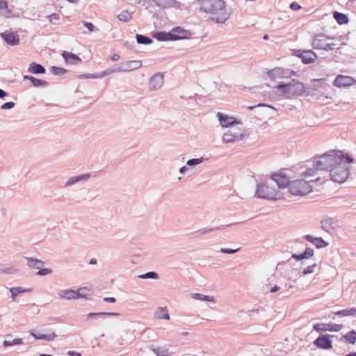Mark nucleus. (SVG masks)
I'll return each mask as SVG.
<instances>
[{"label":"nucleus","mask_w":356,"mask_h":356,"mask_svg":"<svg viewBox=\"0 0 356 356\" xmlns=\"http://www.w3.org/2000/svg\"><path fill=\"white\" fill-rule=\"evenodd\" d=\"M100 314H102V312H91V313H89L87 316V320L90 319L91 317H93L95 316H102Z\"/></svg>","instance_id":"57"},{"label":"nucleus","mask_w":356,"mask_h":356,"mask_svg":"<svg viewBox=\"0 0 356 356\" xmlns=\"http://www.w3.org/2000/svg\"><path fill=\"white\" fill-rule=\"evenodd\" d=\"M15 106L13 102H6L1 105V108L3 110L11 109Z\"/></svg>","instance_id":"47"},{"label":"nucleus","mask_w":356,"mask_h":356,"mask_svg":"<svg viewBox=\"0 0 356 356\" xmlns=\"http://www.w3.org/2000/svg\"><path fill=\"white\" fill-rule=\"evenodd\" d=\"M27 261V265L31 268L38 269L39 271L37 273L38 275L43 276L50 274L51 270L49 268H42L44 265V262L38 259H33L32 257H24Z\"/></svg>","instance_id":"12"},{"label":"nucleus","mask_w":356,"mask_h":356,"mask_svg":"<svg viewBox=\"0 0 356 356\" xmlns=\"http://www.w3.org/2000/svg\"><path fill=\"white\" fill-rule=\"evenodd\" d=\"M285 288L287 291L291 290V291L293 293L297 291L298 287L295 284V281H293V283H288L285 284Z\"/></svg>","instance_id":"45"},{"label":"nucleus","mask_w":356,"mask_h":356,"mask_svg":"<svg viewBox=\"0 0 356 356\" xmlns=\"http://www.w3.org/2000/svg\"><path fill=\"white\" fill-rule=\"evenodd\" d=\"M330 38L324 34L316 35L314 37L312 41V47L314 49H323L325 51L333 50L336 46L334 43L327 42Z\"/></svg>","instance_id":"9"},{"label":"nucleus","mask_w":356,"mask_h":356,"mask_svg":"<svg viewBox=\"0 0 356 356\" xmlns=\"http://www.w3.org/2000/svg\"><path fill=\"white\" fill-rule=\"evenodd\" d=\"M292 258L295 259L296 261L302 260L301 259V257H300V254H292Z\"/></svg>","instance_id":"64"},{"label":"nucleus","mask_w":356,"mask_h":356,"mask_svg":"<svg viewBox=\"0 0 356 356\" xmlns=\"http://www.w3.org/2000/svg\"><path fill=\"white\" fill-rule=\"evenodd\" d=\"M316 267L317 264H316L308 266L307 268H304L302 271L303 275L313 273L314 272H315Z\"/></svg>","instance_id":"42"},{"label":"nucleus","mask_w":356,"mask_h":356,"mask_svg":"<svg viewBox=\"0 0 356 356\" xmlns=\"http://www.w3.org/2000/svg\"><path fill=\"white\" fill-rule=\"evenodd\" d=\"M218 228H209V229H201L199 230V233L200 234H209L210 232H211L212 231H213L214 229H217Z\"/></svg>","instance_id":"53"},{"label":"nucleus","mask_w":356,"mask_h":356,"mask_svg":"<svg viewBox=\"0 0 356 356\" xmlns=\"http://www.w3.org/2000/svg\"><path fill=\"white\" fill-rule=\"evenodd\" d=\"M136 38L138 44H149L153 42V40L149 37L140 34H136Z\"/></svg>","instance_id":"34"},{"label":"nucleus","mask_w":356,"mask_h":356,"mask_svg":"<svg viewBox=\"0 0 356 356\" xmlns=\"http://www.w3.org/2000/svg\"><path fill=\"white\" fill-rule=\"evenodd\" d=\"M356 80L353 77L344 75H338L333 81V85L336 87L341 88L355 85Z\"/></svg>","instance_id":"14"},{"label":"nucleus","mask_w":356,"mask_h":356,"mask_svg":"<svg viewBox=\"0 0 356 356\" xmlns=\"http://www.w3.org/2000/svg\"><path fill=\"white\" fill-rule=\"evenodd\" d=\"M275 88L280 91L281 95L286 98H292L301 95L305 92L303 83L296 81L289 83H280Z\"/></svg>","instance_id":"3"},{"label":"nucleus","mask_w":356,"mask_h":356,"mask_svg":"<svg viewBox=\"0 0 356 356\" xmlns=\"http://www.w3.org/2000/svg\"><path fill=\"white\" fill-rule=\"evenodd\" d=\"M239 250V248L238 249H231V248H221L220 252L225 253V254H234L236 253Z\"/></svg>","instance_id":"48"},{"label":"nucleus","mask_w":356,"mask_h":356,"mask_svg":"<svg viewBox=\"0 0 356 356\" xmlns=\"http://www.w3.org/2000/svg\"><path fill=\"white\" fill-rule=\"evenodd\" d=\"M156 6L162 8H180L181 3L176 0H152Z\"/></svg>","instance_id":"23"},{"label":"nucleus","mask_w":356,"mask_h":356,"mask_svg":"<svg viewBox=\"0 0 356 356\" xmlns=\"http://www.w3.org/2000/svg\"><path fill=\"white\" fill-rule=\"evenodd\" d=\"M83 24L90 32L94 31L95 26L92 23L84 22Z\"/></svg>","instance_id":"50"},{"label":"nucleus","mask_w":356,"mask_h":356,"mask_svg":"<svg viewBox=\"0 0 356 356\" xmlns=\"http://www.w3.org/2000/svg\"><path fill=\"white\" fill-rule=\"evenodd\" d=\"M51 22H53L54 24H57L56 22L59 20L60 17L59 15L57 13H53L50 15H48L47 17Z\"/></svg>","instance_id":"46"},{"label":"nucleus","mask_w":356,"mask_h":356,"mask_svg":"<svg viewBox=\"0 0 356 356\" xmlns=\"http://www.w3.org/2000/svg\"><path fill=\"white\" fill-rule=\"evenodd\" d=\"M335 314L339 316H348L356 315V308H350L339 310L335 312Z\"/></svg>","instance_id":"33"},{"label":"nucleus","mask_w":356,"mask_h":356,"mask_svg":"<svg viewBox=\"0 0 356 356\" xmlns=\"http://www.w3.org/2000/svg\"><path fill=\"white\" fill-rule=\"evenodd\" d=\"M163 75L161 73L154 74L149 80V88L152 90H158L163 85Z\"/></svg>","instance_id":"21"},{"label":"nucleus","mask_w":356,"mask_h":356,"mask_svg":"<svg viewBox=\"0 0 356 356\" xmlns=\"http://www.w3.org/2000/svg\"><path fill=\"white\" fill-rule=\"evenodd\" d=\"M305 252L306 253V256L307 258L313 257L314 254V250L310 248H307L305 250Z\"/></svg>","instance_id":"51"},{"label":"nucleus","mask_w":356,"mask_h":356,"mask_svg":"<svg viewBox=\"0 0 356 356\" xmlns=\"http://www.w3.org/2000/svg\"><path fill=\"white\" fill-rule=\"evenodd\" d=\"M194 3L201 12L216 16L211 19L216 23L224 24L229 17L223 0H196Z\"/></svg>","instance_id":"1"},{"label":"nucleus","mask_w":356,"mask_h":356,"mask_svg":"<svg viewBox=\"0 0 356 356\" xmlns=\"http://www.w3.org/2000/svg\"><path fill=\"white\" fill-rule=\"evenodd\" d=\"M28 71L35 74H44L46 72L45 68L42 65L35 62H33L29 65Z\"/></svg>","instance_id":"27"},{"label":"nucleus","mask_w":356,"mask_h":356,"mask_svg":"<svg viewBox=\"0 0 356 356\" xmlns=\"http://www.w3.org/2000/svg\"><path fill=\"white\" fill-rule=\"evenodd\" d=\"M256 195L259 198L277 200L279 194L276 188L268 184H257Z\"/></svg>","instance_id":"6"},{"label":"nucleus","mask_w":356,"mask_h":356,"mask_svg":"<svg viewBox=\"0 0 356 356\" xmlns=\"http://www.w3.org/2000/svg\"><path fill=\"white\" fill-rule=\"evenodd\" d=\"M67 355H68L70 356H81V353H79L78 352H74V351H72V350H69L67 353Z\"/></svg>","instance_id":"59"},{"label":"nucleus","mask_w":356,"mask_h":356,"mask_svg":"<svg viewBox=\"0 0 356 356\" xmlns=\"http://www.w3.org/2000/svg\"><path fill=\"white\" fill-rule=\"evenodd\" d=\"M120 70V69L119 64L115 65L113 67H108L106 70L102 72L101 73H99V77L102 78V77H104L105 76H108V75H110V74H113V73L121 72Z\"/></svg>","instance_id":"31"},{"label":"nucleus","mask_w":356,"mask_h":356,"mask_svg":"<svg viewBox=\"0 0 356 356\" xmlns=\"http://www.w3.org/2000/svg\"><path fill=\"white\" fill-rule=\"evenodd\" d=\"M131 13L127 10H124L118 15V19L124 22L129 21L131 19Z\"/></svg>","instance_id":"37"},{"label":"nucleus","mask_w":356,"mask_h":356,"mask_svg":"<svg viewBox=\"0 0 356 356\" xmlns=\"http://www.w3.org/2000/svg\"><path fill=\"white\" fill-rule=\"evenodd\" d=\"M121 72H129L137 70L142 66L140 60H129L119 63Z\"/></svg>","instance_id":"15"},{"label":"nucleus","mask_w":356,"mask_h":356,"mask_svg":"<svg viewBox=\"0 0 356 356\" xmlns=\"http://www.w3.org/2000/svg\"><path fill=\"white\" fill-rule=\"evenodd\" d=\"M312 191V188L309 184V181L304 179L291 181L289 185V192L293 195H306Z\"/></svg>","instance_id":"5"},{"label":"nucleus","mask_w":356,"mask_h":356,"mask_svg":"<svg viewBox=\"0 0 356 356\" xmlns=\"http://www.w3.org/2000/svg\"><path fill=\"white\" fill-rule=\"evenodd\" d=\"M290 8L293 10H298L301 8V6L297 2H293L290 5Z\"/></svg>","instance_id":"52"},{"label":"nucleus","mask_w":356,"mask_h":356,"mask_svg":"<svg viewBox=\"0 0 356 356\" xmlns=\"http://www.w3.org/2000/svg\"><path fill=\"white\" fill-rule=\"evenodd\" d=\"M1 36L8 44L11 46H15L19 43V38L16 33L6 31L1 33Z\"/></svg>","instance_id":"22"},{"label":"nucleus","mask_w":356,"mask_h":356,"mask_svg":"<svg viewBox=\"0 0 356 356\" xmlns=\"http://www.w3.org/2000/svg\"><path fill=\"white\" fill-rule=\"evenodd\" d=\"M8 9V3L6 1L0 0V10Z\"/></svg>","instance_id":"54"},{"label":"nucleus","mask_w":356,"mask_h":356,"mask_svg":"<svg viewBox=\"0 0 356 356\" xmlns=\"http://www.w3.org/2000/svg\"><path fill=\"white\" fill-rule=\"evenodd\" d=\"M158 277V274L153 271L148 272L138 276V277L140 279H157Z\"/></svg>","instance_id":"41"},{"label":"nucleus","mask_w":356,"mask_h":356,"mask_svg":"<svg viewBox=\"0 0 356 356\" xmlns=\"http://www.w3.org/2000/svg\"><path fill=\"white\" fill-rule=\"evenodd\" d=\"M343 160H347V163H352L353 159L348 156H344L335 153L324 154L315 157L314 160V167H315L316 170H325L329 172L331 168H333Z\"/></svg>","instance_id":"2"},{"label":"nucleus","mask_w":356,"mask_h":356,"mask_svg":"<svg viewBox=\"0 0 356 356\" xmlns=\"http://www.w3.org/2000/svg\"><path fill=\"white\" fill-rule=\"evenodd\" d=\"M346 340L348 343L355 344L356 342V332L351 330L343 335L341 338V341Z\"/></svg>","instance_id":"29"},{"label":"nucleus","mask_w":356,"mask_h":356,"mask_svg":"<svg viewBox=\"0 0 356 356\" xmlns=\"http://www.w3.org/2000/svg\"><path fill=\"white\" fill-rule=\"evenodd\" d=\"M8 92L0 88V98H4L8 96Z\"/></svg>","instance_id":"61"},{"label":"nucleus","mask_w":356,"mask_h":356,"mask_svg":"<svg viewBox=\"0 0 356 356\" xmlns=\"http://www.w3.org/2000/svg\"><path fill=\"white\" fill-rule=\"evenodd\" d=\"M191 297L193 299L198 300H204V301H208V302L213 301V297L205 296V295H203L201 293H191Z\"/></svg>","instance_id":"36"},{"label":"nucleus","mask_w":356,"mask_h":356,"mask_svg":"<svg viewBox=\"0 0 356 356\" xmlns=\"http://www.w3.org/2000/svg\"><path fill=\"white\" fill-rule=\"evenodd\" d=\"M217 117L218 118V120L220 121V124L222 127L229 128L235 127V124H238L240 123L234 118L225 115L221 113H218Z\"/></svg>","instance_id":"19"},{"label":"nucleus","mask_w":356,"mask_h":356,"mask_svg":"<svg viewBox=\"0 0 356 356\" xmlns=\"http://www.w3.org/2000/svg\"><path fill=\"white\" fill-rule=\"evenodd\" d=\"M271 178L280 188H289V185L291 182L288 176L282 173L273 174Z\"/></svg>","instance_id":"17"},{"label":"nucleus","mask_w":356,"mask_h":356,"mask_svg":"<svg viewBox=\"0 0 356 356\" xmlns=\"http://www.w3.org/2000/svg\"><path fill=\"white\" fill-rule=\"evenodd\" d=\"M296 74V72L293 70L282 67H275L274 69L268 72V76L272 80L282 78H289Z\"/></svg>","instance_id":"13"},{"label":"nucleus","mask_w":356,"mask_h":356,"mask_svg":"<svg viewBox=\"0 0 356 356\" xmlns=\"http://www.w3.org/2000/svg\"><path fill=\"white\" fill-rule=\"evenodd\" d=\"M86 288H80L77 291L72 289H63L58 292V296L60 299L75 300L81 298H87L86 296L83 294L81 291H85Z\"/></svg>","instance_id":"10"},{"label":"nucleus","mask_w":356,"mask_h":356,"mask_svg":"<svg viewBox=\"0 0 356 356\" xmlns=\"http://www.w3.org/2000/svg\"><path fill=\"white\" fill-rule=\"evenodd\" d=\"M79 78L80 79H96V78H100V77H99V74H88L80 75Z\"/></svg>","instance_id":"49"},{"label":"nucleus","mask_w":356,"mask_h":356,"mask_svg":"<svg viewBox=\"0 0 356 356\" xmlns=\"http://www.w3.org/2000/svg\"><path fill=\"white\" fill-rule=\"evenodd\" d=\"M29 332L30 334L37 340L51 341L57 337V335L53 332H47L46 333L42 334L36 330H31Z\"/></svg>","instance_id":"18"},{"label":"nucleus","mask_w":356,"mask_h":356,"mask_svg":"<svg viewBox=\"0 0 356 356\" xmlns=\"http://www.w3.org/2000/svg\"><path fill=\"white\" fill-rule=\"evenodd\" d=\"M32 83L35 87H46L48 86L47 81L37 79L35 77L33 79V80H32Z\"/></svg>","instance_id":"40"},{"label":"nucleus","mask_w":356,"mask_h":356,"mask_svg":"<svg viewBox=\"0 0 356 356\" xmlns=\"http://www.w3.org/2000/svg\"><path fill=\"white\" fill-rule=\"evenodd\" d=\"M314 344L320 348L328 350L332 348V341L330 339V335L322 334L320 335L314 341Z\"/></svg>","instance_id":"16"},{"label":"nucleus","mask_w":356,"mask_h":356,"mask_svg":"<svg viewBox=\"0 0 356 356\" xmlns=\"http://www.w3.org/2000/svg\"><path fill=\"white\" fill-rule=\"evenodd\" d=\"M330 225H331V219L323 220L321 222V228L323 230L328 232L329 229L330 227Z\"/></svg>","instance_id":"44"},{"label":"nucleus","mask_w":356,"mask_h":356,"mask_svg":"<svg viewBox=\"0 0 356 356\" xmlns=\"http://www.w3.org/2000/svg\"><path fill=\"white\" fill-rule=\"evenodd\" d=\"M111 59L113 60V61H118L119 59H120V56L117 54H114L111 56Z\"/></svg>","instance_id":"60"},{"label":"nucleus","mask_w":356,"mask_h":356,"mask_svg":"<svg viewBox=\"0 0 356 356\" xmlns=\"http://www.w3.org/2000/svg\"><path fill=\"white\" fill-rule=\"evenodd\" d=\"M259 106H267V105H266V104H258V105H257V106H248V108L249 110H252V109H253V108H254L255 107H259ZM268 107H269V106H268ZM270 108H273V107H272V106H270Z\"/></svg>","instance_id":"58"},{"label":"nucleus","mask_w":356,"mask_h":356,"mask_svg":"<svg viewBox=\"0 0 356 356\" xmlns=\"http://www.w3.org/2000/svg\"><path fill=\"white\" fill-rule=\"evenodd\" d=\"M50 71L54 75H63L67 72V70L63 67L51 66L50 68Z\"/></svg>","instance_id":"38"},{"label":"nucleus","mask_w":356,"mask_h":356,"mask_svg":"<svg viewBox=\"0 0 356 356\" xmlns=\"http://www.w3.org/2000/svg\"><path fill=\"white\" fill-rule=\"evenodd\" d=\"M292 54L300 58L304 64L312 63L317 58L312 50L293 49Z\"/></svg>","instance_id":"11"},{"label":"nucleus","mask_w":356,"mask_h":356,"mask_svg":"<svg viewBox=\"0 0 356 356\" xmlns=\"http://www.w3.org/2000/svg\"><path fill=\"white\" fill-rule=\"evenodd\" d=\"M103 300L107 302L114 303L116 302V299L113 297L104 298Z\"/></svg>","instance_id":"56"},{"label":"nucleus","mask_w":356,"mask_h":356,"mask_svg":"<svg viewBox=\"0 0 356 356\" xmlns=\"http://www.w3.org/2000/svg\"><path fill=\"white\" fill-rule=\"evenodd\" d=\"M244 136V131L238 127H230L224 134L222 140L225 143H235L243 140Z\"/></svg>","instance_id":"8"},{"label":"nucleus","mask_w":356,"mask_h":356,"mask_svg":"<svg viewBox=\"0 0 356 356\" xmlns=\"http://www.w3.org/2000/svg\"><path fill=\"white\" fill-rule=\"evenodd\" d=\"M10 291L11 293V298L13 300H15L16 297L22 293L29 291V289H24L22 287H13L10 289Z\"/></svg>","instance_id":"35"},{"label":"nucleus","mask_w":356,"mask_h":356,"mask_svg":"<svg viewBox=\"0 0 356 356\" xmlns=\"http://www.w3.org/2000/svg\"><path fill=\"white\" fill-rule=\"evenodd\" d=\"M90 177V175L89 173L79 175L76 177H72L70 178L67 182L65 183V186H71L76 183L81 181H87Z\"/></svg>","instance_id":"25"},{"label":"nucleus","mask_w":356,"mask_h":356,"mask_svg":"<svg viewBox=\"0 0 356 356\" xmlns=\"http://www.w3.org/2000/svg\"><path fill=\"white\" fill-rule=\"evenodd\" d=\"M318 170H316L315 167H314V168H308L307 170L302 172V175L305 177H312L314 176Z\"/></svg>","instance_id":"43"},{"label":"nucleus","mask_w":356,"mask_h":356,"mask_svg":"<svg viewBox=\"0 0 356 356\" xmlns=\"http://www.w3.org/2000/svg\"><path fill=\"white\" fill-rule=\"evenodd\" d=\"M188 170V168L186 166H182L179 169V172L182 175H184L186 171Z\"/></svg>","instance_id":"63"},{"label":"nucleus","mask_w":356,"mask_h":356,"mask_svg":"<svg viewBox=\"0 0 356 356\" xmlns=\"http://www.w3.org/2000/svg\"><path fill=\"white\" fill-rule=\"evenodd\" d=\"M155 316L158 319H170L168 309L165 307H159V309L156 312Z\"/></svg>","instance_id":"30"},{"label":"nucleus","mask_w":356,"mask_h":356,"mask_svg":"<svg viewBox=\"0 0 356 356\" xmlns=\"http://www.w3.org/2000/svg\"><path fill=\"white\" fill-rule=\"evenodd\" d=\"M62 56L67 63L76 65L82 62L81 59L73 53L64 51L62 54Z\"/></svg>","instance_id":"26"},{"label":"nucleus","mask_w":356,"mask_h":356,"mask_svg":"<svg viewBox=\"0 0 356 356\" xmlns=\"http://www.w3.org/2000/svg\"><path fill=\"white\" fill-rule=\"evenodd\" d=\"M334 18L336 19L337 23L340 25L346 24L348 22V17L341 13L334 12Z\"/></svg>","instance_id":"32"},{"label":"nucleus","mask_w":356,"mask_h":356,"mask_svg":"<svg viewBox=\"0 0 356 356\" xmlns=\"http://www.w3.org/2000/svg\"><path fill=\"white\" fill-rule=\"evenodd\" d=\"M11 339H12V335L7 334L6 336V339L3 341V346L4 347H9L11 346H15V345H21L24 343L23 339L21 338L14 339L12 340H11Z\"/></svg>","instance_id":"28"},{"label":"nucleus","mask_w":356,"mask_h":356,"mask_svg":"<svg viewBox=\"0 0 356 356\" xmlns=\"http://www.w3.org/2000/svg\"><path fill=\"white\" fill-rule=\"evenodd\" d=\"M184 33L183 29L177 27L168 33L157 32L154 34V37L159 41L177 40L184 38Z\"/></svg>","instance_id":"7"},{"label":"nucleus","mask_w":356,"mask_h":356,"mask_svg":"<svg viewBox=\"0 0 356 356\" xmlns=\"http://www.w3.org/2000/svg\"><path fill=\"white\" fill-rule=\"evenodd\" d=\"M204 161L203 157L191 159L187 161L186 164L189 167H194L197 165L202 163Z\"/></svg>","instance_id":"39"},{"label":"nucleus","mask_w":356,"mask_h":356,"mask_svg":"<svg viewBox=\"0 0 356 356\" xmlns=\"http://www.w3.org/2000/svg\"><path fill=\"white\" fill-rule=\"evenodd\" d=\"M102 316H119L120 314L119 313H117V312H102V314H100Z\"/></svg>","instance_id":"55"},{"label":"nucleus","mask_w":356,"mask_h":356,"mask_svg":"<svg viewBox=\"0 0 356 356\" xmlns=\"http://www.w3.org/2000/svg\"><path fill=\"white\" fill-rule=\"evenodd\" d=\"M280 289V287L277 286V285H275L273 288L270 289V292L271 293H275L276 291H277L278 290Z\"/></svg>","instance_id":"62"},{"label":"nucleus","mask_w":356,"mask_h":356,"mask_svg":"<svg viewBox=\"0 0 356 356\" xmlns=\"http://www.w3.org/2000/svg\"><path fill=\"white\" fill-rule=\"evenodd\" d=\"M342 325L338 324H325V323H317L314 325V330L316 332H325V331H331V332H339L341 328Z\"/></svg>","instance_id":"20"},{"label":"nucleus","mask_w":356,"mask_h":356,"mask_svg":"<svg viewBox=\"0 0 356 356\" xmlns=\"http://www.w3.org/2000/svg\"><path fill=\"white\" fill-rule=\"evenodd\" d=\"M303 238L313 243L317 248H325L329 245V243L324 241L322 238L314 237L309 234L304 236Z\"/></svg>","instance_id":"24"},{"label":"nucleus","mask_w":356,"mask_h":356,"mask_svg":"<svg viewBox=\"0 0 356 356\" xmlns=\"http://www.w3.org/2000/svg\"><path fill=\"white\" fill-rule=\"evenodd\" d=\"M348 163L347 160H343L339 162L336 166L331 168L330 171L327 173V177L334 182L340 184L344 182L349 175Z\"/></svg>","instance_id":"4"}]
</instances>
